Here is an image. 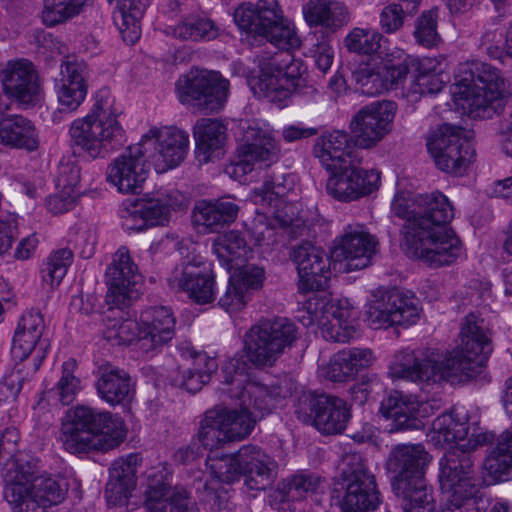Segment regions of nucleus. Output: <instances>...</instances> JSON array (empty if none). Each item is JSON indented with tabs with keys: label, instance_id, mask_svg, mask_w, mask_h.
Here are the masks:
<instances>
[{
	"label": "nucleus",
	"instance_id": "nucleus-51",
	"mask_svg": "<svg viewBox=\"0 0 512 512\" xmlns=\"http://www.w3.org/2000/svg\"><path fill=\"white\" fill-rule=\"evenodd\" d=\"M393 489L401 497L404 512H432L434 497L425 480L417 482L393 481Z\"/></svg>",
	"mask_w": 512,
	"mask_h": 512
},
{
	"label": "nucleus",
	"instance_id": "nucleus-59",
	"mask_svg": "<svg viewBox=\"0 0 512 512\" xmlns=\"http://www.w3.org/2000/svg\"><path fill=\"white\" fill-rule=\"evenodd\" d=\"M198 439L205 448L210 450L228 442L224 430L220 427L217 411L210 410L205 414L200 423Z\"/></svg>",
	"mask_w": 512,
	"mask_h": 512
},
{
	"label": "nucleus",
	"instance_id": "nucleus-20",
	"mask_svg": "<svg viewBox=\"0 0 512 512\" xmlns=\"http://www.w3.org/2000/svg\"><path fill=\"white\" fill-rule=\"evenodd\" d=\"M472 137L468 129L442 124L430 132L426 146L439 169L462 175L474 158Z\"/></svg>",
	"mask_w": 512,
	"mask_h": 512
},
{
	"label": "nucleus",
	"instance_id": "nucleus-62",
	"mask_svg": "<svg viewBox=\"0 0 512 512\" xmlns=\"http://www.w3.org/2000/svg\"><path fill=\"white\" fill-rule=\"evenodd\" d=\"M341 361H348V368L351 376L359 370L370 367L375 357L371 350L367 348H349L340 351Z\"/></svg>",
	"mask_w": 512,
	"mask_h": 512
},
{
	"label": "nucleus",
	"instance_id": "nucleus-43",
	"mask_svg": "<svg viewBox=\"0 0 512 512\" xmlns=\"http://www.w3.org/2000/svg\"><path fill=\"white\" fill-rule=\"evenodd\" d=\"M512 479V426L498 438L495 449L483 465V482L493 485Z\"/></svg>",
	"mask_w": 512,
	"mask_h": 512
},
{
	"label": "nucleus",
	"instance_id": "nucleus-48",
	"mask_svg": "<svg viewBox=\"0 0 512 512\" xmlns=\"http://www.w3.org/2000/svg\"><path fill=\"white\" fill-rule=\"evenodd\" d=\"M136 467L132 460L119 459L110 468L106 499L110 505L124 506L136 487Z\"/></svg>",
	"mask_w": 512,
	"mask_h": 512
},
{
	"label": "nucleus",
	"instance_id": "nucleus-21",
	"mask_svg": "<svg viewBox=\"0 0 512 512\" xmlns=\"http://www.w3.org/2000/svg\"><path fill=\"white\" fill-rule=\"evenodd\" d=\"M230 84L217 71L193 68L176 82V92L182 104L218 112L226 104Z\"/></svg>",
	"mask_w": 512,
	"mask_h": 512
},
{
	"label": "nucleus",
	"instance_id": "nucleus-24",
	"mask_svg": "<svg viewBox=\"0 0 512 512\" xmlns=\"http://www.w3.org/2000/svg\"><path fill=\"white\" fill-rule=\"evenodd\" d=\"M419 316L420 311L415 301L398 291L379 290L372 295L366 310V321L373 329L412 325L418 321Z\"/></svg>",
	"mask_w": 512,
	"mask_h": 512
},
{
	"label": "nucleus",
	"instance_id": "nucleus-2",
	"mask_svg": "<svg viewBox=\"0 0 512 512\" xmlns=\"http://www.w3.org/2000/svg\"><path fill=\"white\" fill-rule=\"evenodd\" d=\"M391 214L404 220L400 247L409 258L437 268L463 256L461 241L446 227L454 218V207L443 193L413 196L405 182L398 181Z\"/></svg>",
	"mask_w": 512,
	"mask_h": 512
},
{
	"label": "nucleus",
	"instance_id": "nucleus-26",
	"mask_svg": "<svg viewBox=\"0 0 512 512\" xmlns=\"http://www.w3.org/2000/svg\"><path fill=\"white\" fill-rule=\"evenodd\" d=\"M295 413L304 422L312 421L323 434L342 432L349 419L347 404L340 398L303 392Z\"/></svg>",
	"mask_w": 512,
	"mask_h": 512
},
{
	"label": "nucleus",
	"instance_id": "nucleus-9",
	"mask_svg": "<svg viewBox=\"0 0 512 512\" xmlns=\"http://www.w3.org/2000/svg\"><path fill=\"white\" fill-rule=\"evenodd\" d=\"M297 319L334 342H348L358 336L359 310L347 298L321 292L310 296L298 310Z\"/></svg>",
	"mask_w": 512,
	"mask_h": 512
},
{
	"label": "nucleus",
	"instance_id": "nucleus-35",
	"mask_svg": "<svg viewBox=\"0 0 512 512\" xmlns=\"http://www.w3.org/2000/svg\"><path fill=\"white\" fill-rule=\"evenodd\" d=\"M4 91L20 105L28 107L41 100L37 73L27 60L9 61L0 73Z\"/></svg>",
	"mask_w": 512,
	"mask_h": 512
},
{
	"label": "nucleus",
	"instance_id": "nucleus-52",
	"mask_svg": "<svg viewBox=\"0 0 512 512\" xmlns=\"http://www.w3.org/2000/svg\"><path fill=\"white\" fill-rule=\"evenodd\" d=\"M216 368L215 358L206 353H197L193 358L191 367L184 369L179 374L174 380L175 384L190 393L198 392L209 382Z\"/></svg>",
	"mask_w": 512,
	"mask_h": 512
},
{
	"label": "nucleus",
	"instance_id": "nucleus-6",
	"mask_svg": "<svg viewBox=\"0 0 512 512\" xmlns=\"http://www.w3.org/2000/svg\"><path fill=\"white\" fill-rule=\"evenodd\" d=\"M503 79L490 65L469 61L458 65L451 86V109L471 118H490L503 97Z\"/></svg>",
	"mask_w": 512,
	"mask_h": 512
},
{
	"label": "nucleus",
	"instance_id": "nucleus-14",
	"mask_svg": "<svg viewBox=\"0 0 512 512\" xmlns=\"http://www.w3.org/2000/svg\"><path fill=\"white\" fill-rule=\"evenodd\" d=\"M284 190L280 183H265L261 189H255L251 193V201L263 209L262 212L257 209L256 216L244 222L245 232L252 246H264L274 242L275 227L268 220L269 217L282 226L296 225L297 205L284 199Z\"/></svg>",
	"mask_w": 512,
	"mask_h": 512
},
{
	"label": "nucleus",
	"instance_id": "nucleus-53",
	"mask_svg": "<svg viewBox=\"0 0 512 512\" xmlns=\"http://www.w3.org/2000/svg\"><path fill=\"white\" fill-rule=\"evenodd\" d=\"M164 32L181 40L209 41L217 37L218 28L208 18L191 15L177 25H167Z\"/></svg>",
	"mask_w": 512,
	"mask_h": 512
},
{
	"label": "nucleus",
	"instance_id": "nucleus-7",
	"mask_svg": "<svg viewBox=\"0 0 512 512\" xmlns=\"http://www.w3.org/2000/svg\"><path fill=\"white\" fill-rule=\"evenodd\" d=\"M4 498L13 512H33L36 507L64 501L68 483L64 477L38 475L36 461L17 459L4 475Z\"/></svg>",
	"mask_w": 512,
	"mask_h": 512
},
{
	"label": "nucleus",
	"instance_id": "nucleus-57",
	"mask_svg": "<svg viewBox=\"0 0 512 512\" xmlns=\"http://www.w3.org/2000/svg\"><path fill=\"white\" fill-rule=\"evenodd\" d=\"M324 488V483L318 477L297 474L287 484V497L290 500L310 499L319 503L322 495H318V491L323 492Z\"/></svg>",
	"mask_w": 512,
	"mask_h": 512
},
{
	"label": "nucleus",
	"instance_id": "nucleus-42",
	"mask_svg": "<svg viewBox=\"0 0 512 512\" xmlns=\"http://www.w3.org/2000/svg\"><path fill=\"white\" fill-rule=\"evenodd\" d=\"M314 154L327 171L341 168L351 157V138L340 130L324 133L314 145Z\"/></svg>",
	"mask_w": 512,
	"mask_h": 512
},
{
	"label": "nucleus",
	"instance_id": "nucleus-12",
	"mask_svg": "<svg viewBox=\"0 0 512 512\" xmlns=\"http://www.w3.org/2000/svg\"><path fill=\"white\" fill-rule=\"evenodd\" d=\"M426 435L432 445L447 449L441 459L449 457L456 461L463 458L471 460L467 453L474 451L491 438L482 432L475 422H470L468 410L460 405L433 419Z\"/></svg>",
	"mask_w": 512,
	"mask_h": 512
},
{
	"label": "nucleus",
	"instance_id": "nucleus-19",
	"mask_svg": "<svg viewBox=\"0 0 512 512\" xmlns=\"http://www.w3.org/2000/svg\"><path fill=\"white\" fill-rule=\"evenodd\" d=\"M398 77L403 96L416 101L422 95L440 92L448 78L447 63L443 57L417 58L398 51Z\"/></svg>",
	"mask_w": 512,
	"mask_h": 512
},
{
	"label": "nucleus",
	"instance_id": "nucleus-1",
	"mask_svg": "<svg viewBox=\"0 0 512 512\" xmlns=\"http://www.w3.org/2000/svg\"><path fill=\"white\" fill-rule=\"evenodd\" d=\"M296 339V326L287 318L263 321L253 326L245 337V355L237 353L221 366V382L231 386L227 392L243 403L253 402L260 411L284 407L286 399L291 396L293 383H278L267 374L252 377L244 357L255 366H271Z\"/></svg>",
	"mask_w": 512,
	"mask_h": 512
},
{
	"label": "nucleus",
	"instance_id": "nucleus-39",
	"mask_svg": "<svg viewBox=\"0 0 512 512\" xmlns=\"http://www.w3.org/2000/svg\"><path fill=\"white\" fill-rule=\"evenodd\" d=\"M85 190L80 184L79 167L73 163H61L56 179V190L47 199L46 205L53 214H62L72 209Z\"/></svg>",
	"mask_w": 512,
	"mask_h": 512
},
{
	"label": "nucleus",
	"instance_id": "nucleus-33",
	"mask_svg": "<svg viewBox=\"0 0 512 512\" xmlns=\"http://www.w3.org/2000/svg\"><path fill=\"white\" fill-rule=\"evenodd\" d=\"M398 51H393L385 58L373 57L371 61L360 65L353 72L357 89L362 94L375 96L400 88V77H398V68H396Z\"/></svg>",
	"mask_w": 512,
	"mask_h": 512
},
{
	"label": "nucleus",
	"instance_id": "nucleus-61",
	"mask_svg": "<svg viewBox=\"0 0 512 512\" xmlns=\"http://www.w3.org/2000/svg\"><path fill=\"white\" fill-rule=\"evenodd\" d=\"M230 277L239 278L238 284L250 293L260 289L264 281V270L254 264H240L232 268Z\"/></svg>",
	"mask_w": 512,
	"mask_h": 512
},
{
	"label": "nucleus",
	"instance_id": "nucleus-31",
	"mask_svg": "<svg viewBox=\"0 0 512 512\" xmlns=\"http://www.w3.org/2000/svg\"><path fill=\"white\" fill-rule=\"evenodd\" d=\"M294 261L298 272V287L301 291L325 290L334 272L332 255L328 257L319 247L303 244L294 251Z\"/></svg>",
	"mask_w": 512,
	"mask_h": 512
},
{
	"label": "nucleus",
	"instance_id": "nucleus-29",
	"mask_svg": "<svg viewBox=\"0 0 512 512\" xmlns=\"http://www.w3.org/2000/svg\"><path fill=\"white\" fill-rule=\"evenodd\" d=\"M109 290L106 301L110 308L128 306L139 294L141 275L126 247H120L106 271Z\"/></svg>",
	"mask_w": 512,
	"mask_h": 512
},
{
	"label": "nucleus",
	"instance_id": "nucleus-3",
	"mask_svg": "<svg viewBox=\"0 0 512 512\" xmlns=\"http://www.w3.org/2000/svg\"><path fill=\"white\" fill-rule=\"evenodd\" d=\"M490 352V338L483 321L469 315L462 323L454 350L443 353L427 348L419 354L412 350L399 351L393 356L388 375L393 380L425 384L461 382L472 376Z\"/></svg>",
	"mask_w": 512,
	"mask_h": 512
},
{
	"label": "nucleus",
	"instance_id": "nucleus-32",
	"mask_svg": "<svg viewBox=\"0 0 512 512\" xmlns=\"http://www.w3.org/2000/svg\"><path fill=\"white\" fill-rule=\"evenodd\" d=\"M431 405L416 396L395 392L381 403L379 414L390 432L419 429L430 414Z\"/></svg>",
	"mask_w": 512,
	"mask_h": 512
},
{
	"label": "nucleus",
	"instance_id": "nucleus-46",
	"mask_svg": "<svg viewBox=\"0 0 512 512\" xmlns=\"http://www.w3.org/2000/svg\"><path fill=\"white\" fill-rule=\"evenodd\" d=\"M212 251L228 271L253 257L252 244L247 243L241 233L236 230L216 237L212 244Z\"/></svg>",
	"mask_w": 512,
	"mask_h": 512
},
{
	"label": "nucleus",
	"instance_id": "nucleus-4",
	"mask_svg": "<svg viewBox=\"0 0 512 512\" xmlns=\"http://www.w3.org/2000/svg\"><path fill=\"white\" fill-rule=\"evenodd\" d=\"M123 109L107 89L97 91L86 115L74 119L69 127L73 143L92 159L103 158L125 141Z\"/></svg>",
	"mask_w": 512,
	"mask_h": 512
},
{
	"label": "nucleus",
	"instance_id": "nucleus-25",
	"mask_svg": "<svg viewBox=\"0 0 512 512\" xmlns=\"http://www.w3.org/2000/svg\"><path fill=\"white\" fill-rule=\"evenodd\" d=\"M397 106L392 101H374L362 107L350 121L356 144L365 149L375 147L393 129Z\"/></svg>",
	"mask_w": 512,
	"mask_h": 512
},
{
	"label": "nucleus",
	"instance_id": "nucleus-40",
	"mask_svg": "<svg viewBox=\"0 0 512 512\" xmlns=\"http://www.w3.org/2000/svg\"><path fill=\"white\" fill-rule=\"evenodd\" d=\"M239 211V205L228 197L215 201L200 200L194 206L192 220L195 226L213 233L232 224Z\"/></svg>",
	"mask_w": 512,
	"mask_h": 512
},
{
	"label": "nucleus",
	"instance_id": "nucleus-8",
	"mask_svg": "<svg viewBox=\"0 0 512 512\" xmlns=\"http://www.w3.org/2000/svg\"><path fill=\"white\" fill-rule=\"evenodd\" d=\"M110 308L106 318L104 338L112 345L137 343L145 352L153 351L169 342L175 333V317L170 308L151 307L144 310L139 320L124 319L122 309Z\"/></svg>",
	"mask_w": 512,
	"mask_h": 512
},
{
	"label": "nucleus",
	"instance_id": "nucleus-47",
	"mask_svg": "<svg viewBox=\"0 0 512 512\" xmlns=\"http://www.w3.org/2000/svg\"><path fill=\"white\" fill-rule=\"evenodd\" d=\"M76 369L77 363L74 359L63 362L58 382L40 398L34 407L36 412L44 411L49 402H53L54 405L57 403L68 405L75 400L83 388L80 378L75 374Z\"/></svg>",
	"mask_w": 512,
	"mask_h": 512
},
{
	"label": "nucleus",
	"instance_id": "nucleus-55",
	"mask_svg": "<svg viewBox=\"0 0 512 512\" xmlns=\"http://www.w3.org/2000/svg\"><path fill=\"white\" fill-rule=\"evenodd\" d=\"M73 254L68 249L54 251L44 262L41 269L42 283L49 289L60 285L68 268L72 264Z\"/></svg>",
	"mask_w": 512,
	"mask_h": 512
},
{
	"label": "nucleus",
	"instance_id": "nucleus-17",
	"mask_svg": "<svg viewBox=\"0 0 512 512\" xmlns=\"http://www.w3.org/2000/svg\"><path fill=\"white\" fill-rule=\"evenodd\" d=\"M183 206V196L177 190H157L139 198L124 200L118 209L121 226L127 232H142L164 226L176 210Z\"/></svg>",
	"mask_w": 512,
	"mask_h": 512
},
{
	"label": "nucleus",
	"instance_id": "nucleus-45",
	"mask_svg": "<svg viewBox=\"0 0 512 512\" xmlns=\"http://www.w3.org/2000/svg\"><path fill=\"white\" fill-rule=\"evenodd\" d=\"M96 389L99 397L112 406L130 401L134 393L127 373L110 365L101 368Z\"/></svg>",
	"mask_w": 512,
	"mask_h": 512
},
{
	"label": "nucleus",
	"instance_id": "nucleus-28",
	"mask_svg": "<svg viewBox=\"0 0 512 512\" xmlns=\"http://www.w3.org/2000/svg\"><path fill=\"white\" fill-rule=\"evenodd\" d=\"M328 172L327 193L342 202L355 201L371 194L379 188L381 182L378 170L363 169L347 163Z\"/></svg>",
	"mask_w": 512,
	"mask_h": 512
},
{
	"label": "nucleus",
	"instance_id": "nucleus-18",
	"mask_svg": "<svg viewBox=\"0 0 512 512\" xmlns=\"http://www.w3.org/2000/svg\"><path fill=\"white\" fill-rule=\"evenodd\" d=\"M182 260L171 271L167 281L170 288L183 292L197 304L216 299L218 288L212 264L201 255L197 245L180 251Z\"/></svg>",
	"mask_w": 512,
	"mask_h": 512
},
{
	"label": "nucleus",
	"instance_id": "nucleus-50",
	"mask_svg": "<svg viewBox=\"0 0 512 512\" xmlns=\"http://www.w3.org/2000/svg\"><path fill=\"white\" fill-rule=\"evenodd\" d=\"M253 408L255 411H259L253 405V402L243 403L241 400V410H216L217 418L220 427L224 430L228 442L239 441L246 438L254 428L256 422V416L253 411H249ZM266 411H261L265 413Z\"/></svg>",
	"mask_w": 512,
	"mask_h": 512
},
{
	"label": "nucleus",
	"instance_id": "nucleus-63",
	"mask_svg": "<svg viewBox=\"0 0 512 512\" xmlns=\"http://www.w3.org/2000/svg\"><path fill=\"white\" fill-rule=\"evenodd\" d=\"M75 247L83 258H90L95 253L97 243V233L95 228L86 224H81L77 228L74 239Z\"/></svg>",
	"mask_w": 512,
	"mask_h": 512
},
{
	"label": "nucleus",
	"instance_id": "nucleus-49",
	"mask_svg": "<svg viewBox=\"0 0 512 512\" xmlns=\"http://www.w3.org/2000/svg\"><path fill=\"white\" fill-rule=\"evenodd\" d=\"M225 126L217 119L201 118L193 127L198 160L207 163L225 141Z\"/></svg>",
	"mask_w": 512,
	"mask_h": 512
},
{
	"label": "nucleus",
	"instance_id": "nucleus-10",
	"mask_svg": "<svg viewBox=\"0 0 512 512\" xmlns=\"http://www.w3.org/2000/svg\"><path fill=\"white\" fill-rule=\"evenodd\" d=\"M307 67L289 52H279L259 60V70L249 78L251 91L259 98L282 103L294 90L308 86Z\"/></svg>",
	"mask_w": 512,
	"mask_h": 512
},
{
	"label": "nucleus",
	"instance_id": "nucleus-22",
	"mask_svg": "<svg viewBox=\"0 0 512 512\" xmlns=\"http://www.w3.org/2000/svg\"><path fill=\"white\" fill-rule=\"evenodd\" d=\"M137 145L157 173H164L182 163L189 151L186 131L175 126H154L145 132Z\"/></svg>",
	"mask_w": 512,
	"mask_h": 512
},
{
	"label": "nucleus",
	"instance_id": "nucleus-27",
	"mask_svg": "<svg viewBox=\"0 0 512 512\" xmlns=\"http://www.w3.org/2000/svg\"><path fill=\"white\" fill-rule=\"evenodd\" d=\"M136 144L130 145L107 166L106 180L117 192L137 194L143 188L150 174V163Z\"/></svg>",
	"mask_w": 512,
	"mask_h": 512
},
{
	"label": "nucleus",
	"instance_id": "nucleus-38",
	"mask_svg": "<svg viewBox=\"0 0 512 512\" xmlns=\"http://www.w3.org/2000/svg\"><path fill=\"white\" fill-rule=\"evenodd\" d=\"M172 471L165 463L149 467L144 474L145 508L149 512H163L175 497L183 500L185 490L172 488Z\"/></svg>",
	"mask_w": 512,
	"mask_h": 512
},
{
	"label": "nucleus",
	"instance_id": "nucleus-15",
	"mask_svg": "<svg viewBox=\"0 0 512 512\" xmlns=\"http://www.w3.org/2000/svg\"><path fill=\"white\" fill-rule=\"evenodd\" d=\"M242 137L238 148V160L226 168V173L240 183H246L255 165L265 166L274 162L280 153V144L269 123L262 120L241 122Z\"/></svg>",
	"mask_w": 512,
	"mask_h": 512
},
{
	"label": "nucleus",
	"instance_id": "nucleus-13",
	"mask_svg": "<svg viewBox=\"0 0 512 512\" xmlns=\"http://www.w3.org/2000/svg\"><path fill=\"white\" fill-rule=\"evenodd\" d=\"M206 465L210 475L223 483H232L245 474V485L250 490H263L273 480L274 462L254 446H244L231 455L210 454Z\"/></svg>",
	"mask_w": 512,
	"mask_h": 512
},
{
	"label": "nucleus",
	"instance_id": "nucleus-23",
	"mask_svg": "<svg viewBox=\"0 0 512 512\" xmlns=\"http://www.w3.org/2000/svg\"><path fill=\"white\" fill-rule=\"evenodd\" d=\"M376 239L361 224L347 225L331 249L334 269L349 272L367 267L376 251Z\"/></svg>",
	"mask_w": 512,
	"mask_h": 512
},
{
	"label": "nucleus",
	"instance_id": "nucleus-41",
	"mask_svg": "<svg viewBox=\"0 0 512 512\" xmlns=\"http://www.w3.org/2000/svg\"><path fill=\"white\" fill-rule=\"evenodd\" d=\"M302 14L308 26H321L332 32L350 20L346 5L339 0H309L303 5Z\"/></svg>",
	"mask_w": 512,
	"mask_h": 512
},
{
	"label": "nucleus",
	"instance_id": "nucleus-16",
	"mask_svg": "<svg viewBox=\"0 0 512 512\" xmlns=\"http://www.w3.org/2000/svg\"><path fill=\"white\" fill-rule=\"evenodd\" d=\"M439 483L444 503L437 512H480L481 482L474 473L472 460L440 459Z\"/></svg>",
	"mask_w": 512,
	"mask_h": 512
},
{
	"label": "nucleus",
	"instance_id": "nucleus-54",
	"mask_svg": "<svg viewBox=\"0 0 512 512\" xmlns=\"http://www.w3.org/2000/svg\"><path fill=\"white\" fill-rule=\"evenodd\" d=\"M88 0H44L42 20L47 26H55L78 16Z\"/></svg>",
	"mask_w": 512,
	"mask_h": 512
},
{
	"label": "nucleus",
	"instance_id": "nucleus-60",
	"mask_svg": "<svg viewBox=\"0 0 512 512\" xmlns=\"http://www.w3.org/2000/svg\"><path fill=\"white\" fill-rule=\"evenodd\" d=\"M239 278L229 277L225 292L219 299V305L230 315L243 311L250 302L252 293L238 284Z\"/></svg>",
	"mask_w": 512,
	"mask_h": 512
},
{
	"label": "nucleus",
	"instance_id": "nucleus-36",
	"mask_svg": "<svg viewBox=\"0 0 512 512\" xmlns=\"http://www.w3.org/2000/svg\"><path fill=\"white\" fill-rule=\"evenodd\" d=\"M344 493L339 501L342 512H369L380 504L379 493L372 474L356 470L344 479Z\"/></svg>",
	"mask_w": 512,
	"mask_h": 512
},
{
	"label": "nucleus",
	"instance_id": "nucleus-58",
	"mask_svg": "<svg viewBox=\"0 0 512 512\" xmlns=\"http://www.w3.org/2000/svg\"><path fill=\"white\" fill-rule=\"evenodd\" d=\"M438 10L430 9L423 12L415 21L414 37L420 45L426 48L438 46L441 37L437 30Z\"/></svg>",
	"mask_w": 512,
	"mask_h": 512
},
{
	"label": "nucleus",
	"instance_id": "nucleus-34",
	"mask_svg": "<svg viewBox=\"0 0 512 512\" xmlns=\"http://www.w3.org/2000/svg\"><path fill=\"white\" fill-rule=\"evenodd\" d=\"M88 67L81 61H67L61 65L55 79L54 91L58 109L74 113L84 103L88 93Z\"/></svg>",
	"mask_w": 512,
	"mask_h": 512
},
{
	"label": "nucleus",
	"instance_id": "nucleus-56",
	"mask_svg": "<svg viewBox=\"0 0 512 512\" xmlns=\"http://www.w3.org/2000/svg\"><path fill=\"white\" fill-rule=\"evenodd\" d=\"M382 35L371 27H356L345 38L348 50L359 54L380 55Z\"/></svg>",
	"mask_w": 512,
	"mask_h": 512
},
{
	"label": "nucleus",
	"instance_id": "nucleus-30",
	"mask_svg": "<svg viewBox=\"0 0 512 512\" xmlns=\"http://www.w3.org/2000/svg\"><path fill=\"white\" fill-rule=\"evenodd\" d=\"M44 319L40 312L25 313L14 333L11 355L16 361L31 357L34 371L38 370L49 351V342L43 338Z\"/></svg>",
	"mask_w": 512,
	"mask_h": 512
},
{
	"label": "nucleus",
	"instance_id": "nucleus-11",
	"mask_svg": "<svg viewBox=\"0 0 512 512\" xmlns=\"http://www.w3.org/2000/svg\"><path fill=\"white\" fill-rule=\"evenodd\" d=\"M233 18L240 30L263 37L279 49L289 51L301 46L294 23L284 17L277 0L243 3L236 8Z\"/></svg>",
	"mask_w": 512,
	"mask_h": 512
},
{
	"label": "nucleus",
	"instance_id": "nucleus-5",
	"mask_svg": "<svg viewBox=\"0 0 512 512\" xmlns=\"http://www.w3.org/2000/svg\"><path fill=\"white\" fill-rule=\"evenodd\" d=\"M126 438L124 421L110 412L86 405L69 409L62 421L59 440L70 453L107 452Z\"/></svg>",
	"mask_w": 512,
	"mask_h": 512
},
{
	"label": "nucleus",
	"instance_id": "nucleus-37",
	"mask_svg": "<svg viewBox=\"0 0 512 512\" xmlns=\"http://www.w3.org/2000/svg\"><path fill=\"white\" fill-rule=\"evenodd\" d=\"M431 461L423 445L400 444L392 448L386 465L394 474V481L417 482L425 480L424 474Z\"/></svg>",
	"mask_w": 512,
	"mask_h": 512
},
{
	"label": "nucleus",
	"instance_id": "nucleus-64",
	"mask_svg": "<svg viewBox=\"0 0 512 512\" xmlns=\"http://www.w3.org/2000/svg\"><path fill=\"white\" fill-rule=\"evenodd\" d=\"M19 439V432L13 426L0 430V466L15 456Z\"/></svg>",
	"mask_w": 512,
	"mask_h": 512
},
{
	"label": "nucleus",
	"instance_id": "nucleus-44",
	"mask_svg": "<svg viewBox=\"0 0 512 512\" xmlns=\"http://www.w3.org/2000/svg\"><path fill=\"white\" fill-rule=\"evenodd\" d=\"M114 6L113 18L123 40L134 44L141 36V20L150 0H108Z\"/></svg>",
	"mask_w": 512,
	"mask_h": 512
}]
</instances>
